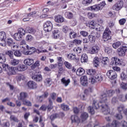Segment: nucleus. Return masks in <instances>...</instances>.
I'll return each instance as SVG.
<instances>
[{
    "instance_id": "f257e3e1",
    "label": "nucleus",
    "mask_w": 127,
    "mask_h": 127,
    "mask_svg": "<svg viewBox=\"0 0 127 127\" xmlns=\"http://www.w3.org/2000/svg\"><path fill=\"white\" fill-rule=\"evenodd\" d=\"M95 110H98V109H100L103 114V115H109L110 114V110L107 104H103L100 106V104L97 103L96 101H93L92 107L89 106L88 108V110L91 115H94L95 114Z\"/></svg>"
},
{
    "instance_id": "f03ea898",
    "label": "nucleus",
    "mask_w": 127,
    "mask_h": 127,
    "mask_svg": "<svg viewBox=\"0 0 127 127\" xmlns=\"http://www.w3.org/2000/svg\"><path fill=\"white\" fill-rule=\"evenodd\" d=\"M105 5H106V2L103 1L98 4H96L87 7V10H91V11H99V10L103 9Z\"/></svg>"
},
{
    "instance_id": "7ed1b4c3",
    "label": "nucleus",
    "mask_w": 127,
    "mask_h": 127,
    "mask_svg": "<svg viewBox=\"0 0 127 127\" xmlns=\"http://www.w3.org/2000/svg\"><path fill=\"white\" fill-rule=\"evenodd\" d=\"M25 35V30L22 28L18 29V32L15 33L13 35V38L17 41H20L22 39V36Z\"/></svg>"
},
{
    "instance_id": "20e7f679",
    "label": "nucleus",
    "mask_w": 127,
    "mask_h": 127,
    "mask_svg": "<svg viewBox=\"0 0 127 127\" xmlns=\"http://www.w3.org/2000/svg\"><path fill=\"white\" fill-rule=\"evenodd\" d=\"M63 31L64 33H68L69 31V36L70 39H72V38H76V37L77 36V33L74 32L73 30L69 28L67 26H64L63 27Z\"/></svg>"
},
{
    "instance_id": "39448f33",
    "label": "nucleus",
    "mask_w": 127,
    "mask_h": 127,
    "mask_svg": "<svg viewBox=\"0 0 127 127\" xmlns=\"http://www.w3.org/2000/svg\"><path fill=\"white\" fill-rule=\"evenodd\" d=\"M103 38L104 41L112 39V32L109 28H106L103 33Z\"/></svg>"
},
{
    "instance_id": "423d86ee",
    "label": "nucleus",
    "mask_w": 127,
    "mask_h": 127,
    "mask_svg": "<svg viewBox=\"0 0 127 127\" xmlns=\"http://www.w3.org/2000/svg\"><path fill=\"white\" fill-rule=\"evenodd\" d=\"M31 78L32 80L35 81L36 82H42V80L43 79V77H42V75H41L39 72L32 73Z\"/></svg>"
},
{
    "instance_id": "0eeeda50",
    "label": "nucleus",
    "mask_w": 127,
    "mask_h": 127,
    "mask_svg": "<svg viewBox=\"0 0 127 127\" xmlns=\"http://www.w3.org/2000/svg\"><path fill=\"white\" fill-rule=\"evenodd\" d=\"M6 34L5 32H0V45L1 46H5L6 44Z\"/></svg>"
},
{
    "instance_id": "6e6552de",
    "label": "nucleus",
    "mask_w": 127,
    "mask_h": 127,
    "mask_svg": "<svg viewBox=\"0 0 127 127\" xmlns=\"http://www.w3.org/2000/svg\"><path fill=\"white\" fill-rule=\"evenodd\" d=\"M44 30H45L46 32H49L52 30L53 28V24H52V22L50 21H47L44 23Z\"/></svg>"
},
{
    "instance_id": "1a4fd4ad",
    "label": "nucleus",
    "mask_w": 127,
    "mask_h": 127,
    "mask_svg": "<svg viewBox=\"0 0 127 127\" xmlns=\"http://www.w3.org/2000/svg\"><path fill=\"white\" fill-rule=\"evenodd\" d=\"M127 51V47L126 46H123L118 49L117 52L119 56L124 57V56H126V53Z\"/></svg>"
},
{
    "instance_id": "9d476101",
    "label": "nucleus",
    "mask_w": 127,
    "mask_h": 127,
    "mask_svg": "<svg viewBox=\"0 0 127 127\" xmlns=\"http://www.w3.org/2000/svg\"><path fill=\"white\" fill-rule=\"evenodd\" d=\"M110 65H112V66H120V65H122V62L121 60L117 57L112 58Z\"/></svg>"
},
{
    "instance_id": "9b49d317",
    "label": "nucleus",
    "mask_w": 127,
    "mask_h": 127,
    "mask_svg": "<svg viewBox=\"0 0 127 127\" xmlns=\"http://www.w3.org/2000/svg\"><path fill=\"white\" fill-rule=\"evenodd\" d=\"M107 76L110 79V80H115L117 79L118 75L115 70H109L107 73Z\"/></svg>"
},
{
    "instance_id": "f8f14e48",
    "label": "nucleus",
    "mask_w": 127,
    "mask_h": 127,
    "mask_svg": "<svg viewBox=\"0 0 127 127\" xmlns=\"http://www.w3.org/2000/svg\"><path fill=\"white\" fill-rule=\"evenodd\" d=\"M123 6H124V1L122 0H120L118 1L114 6L113 9H115V10H120L123 8Z\"/></svg>"
},
{
    "instance_id": "ddd939ff",
    "label": "nucleus",
    "mask_w": 127,
    "mask_h": 127,
    "mask_svg": "<svg viewBox=\"0 0 127 127\" xmlns=\"http://www.w3.org/2000/svg\"><path fill=\"white\" fill-rule=\"evenodd\" d=\"M6 44L8 46H9L11 48H17V46L16 45V43L15 42L13 41V40L11 38H8L6 40Z\"/></svg>"
},
{
    "instance_id": "4468645a",
    "label": "nucleus",
    "mask_w": 127,
    "mask_h": 127,
    "mask_svg": "<svg viewBox=\"0 0 127 127\" xmlns=\"http://www.w3.org/2000/svg\"><path fill=\"white\" fill-rule=\"evenodd\" d=\"M27 86L28 89H36V88H37V84H36V82L31 80L27 82Z\"/></svg>"
},
{
    "instance_id": "2eb2a0df",
    "label": "nucleus",
    "mask_w": 127,
    "mask_h": 127,
    "mask_svg": "<svg viewBox=\"0 0 127 127\" xmlns=\"http://www.w3.org/2000/svg\"><path fill=\"white\" fill-rule=\"evenodd\" d=\"M42 47H40V49H37V50H36V49H35V48L32 47V48H30V50H31V51H32V53H34V52H36L38 54H39V53H45L47 52V50H42Z\"/></svg>"
},
{
    "instance_id": "dca6fc26",
    "label": "nucleus",
    "mask_w": 127,
    "mask_h": 127,
    "mask_svg": "<svg viewBox=\"0 0 127 127\" xmlns=\"http://www.w3.org/2000/svg\"><path fill=\"white\" fill-rule=\"evenodd\" d=\"M2 67L3 71L6 72H12V71H13V67L9 66L7 64H3L2 65Z\"/></svg>"
},
{
    "instance_id": "f3484780",
    "label": "nucleus",
    "mask_w": 127,
    "mask_h": 127,
    "mask_svg": "<svg viewBox=\"0 0 127 127\" xmlns=\"http://www.w3.org/2000/svg\"><path fill=\"white\" fill-rule=\"evenodd\" d=\"M27 96H28L27 93L25 92H21L19 94V96L18 97V100H19V101H21L22 102H23V101L26 100Z\"/></svg>"
},
{
    "instance_id": "a211bd4d",
    "label": "nucleus",
    "mask_w": 127,
    "mask_h": 127,
    "mask_svg": "<svg viewBox=\"0 0 127 127\" xmlns=\"http://www.w3.org/2000/svg\"><path fill=\"white\" fill-rule=\"evenodd\" d=\"M80 83L82 86H88V77L84 75L80 77Z\"/></svg>"
},
{
    "instance_id": "6ab92c4d",
    "label": "nucleus",
    "mask_w": 127,
    "mask_h": 127,
    "mask_svg": "<svg viewBox=\"0 0 127 127\" xmlns=\"http://www.w3.org/2000/svg\"><path fill=\"white\" fill-rule=\"evenodd\" d=\"M100 51V47L95 45L92 47L91 49L89 51L90 54H96Z\"/></svg>"
},
{
    "instance_id": "aec40b11",
    "label": "nucleus",
    "mask_w": 127,
    "mask_h": 127,
    "mask_svg": "<svg viewBox=\"0 0 127 127\" xmlns=\"http://www.w3.org/2000/svg\"><path fill=\"white\" fill-rule=\"evenodd\" d=\"M71 123H74L75 124H80V118L77 116V115H72L71 116Z\"/></svg>"
},
{
    "instance_id": "412c9836",
    "label": "nucleus",
    "mask_w": 127,
    "mask_h": 127,
    "mask_svg": "<svg viewBox=\"0 0 127 127\" xmlns=\"http://www.w3.org/2000/svg\"><path fill=\"white\" fill-rule=\"evenodd\" d=\"M33 63H34V60L32 59H26L24 61V64L26 66H31Z\"/></svg>"
},
{
    "instance_id": "4be33fe9",
    "label": "nucleus",
    "mask_w": 127,
    "mask_h": 127,
    "mask_svg": "<svg viewBox=\"0 0 127 127\" xmlns=\"http://www.w3.org/2000/svg\"><path fill=\"white\" fill-rule=\"evenodd\" d=\"M108 94L106 93H103L100 96V99L101 101H100V103L102 104V103H106L107 101H108Z\"/></svg>"
},
{
    "instance_id": "5701e85b",
    "label": "nucleus",
    "mask_w": 127,
    "mask_h": 127,
    "mask_svg": "<svg viewBox=\"0 0 127 127\" xmlns=\"http://www.w3.org/2000/svg\"><path fill=\"white\" fill-rule=\"evenodd\" d=\"M88 118H89V115L88 113L86 112L82 113L80 115V121L83 123V122L86 121Z\"/></svg>"
},
{
    "instance_id": "b1692460",
    "label": "nucleus",
    "mask_w": 127,
    "mask_h": 127,
    "mask_svg": "<svg viewBox=\"0 0 127 127\" xmlns=\"http://www.w3.org/2000/svg\"><path fill=\"white\" fill-rule=\"evenodd\" d=\"M64 17L62 16H55V20L56 22H58L59 23H61L64 22Z\"/></svg>"
},
{
    "instance_id": "393cba45",
    "label": "nucleus",
    "mask_w": 127,
    "mask_h": 127,
    "mask_svg": "<svg viewBox=\"0 0 127 127\" xmlns=\"http://www.w3.org/2000/svg\"><path fill=\"white\" fill-rule=\"evenodd\" d=\"M53 37L54 39H58L60 37L59 30L58 29H56L53 31Z\"/></svg>"
},
{
    "instance_id": "a878e982",
    "label": "nucleus",
    "mask_w": 127,
    "mask_h": 127,
    "mask_svg": "<svg viewBox=\"0 0 127 127\" xmlns=\"http://www.w3.org/2000/svg\"><path fill=\"white\" fill-rule=\"evenodd\" d=\"M48 100L49 104L47 107V109L48 110V112H50V111L53 109V102H52V100L51 98H49Z\"/></svg>"
},
{
    "instance_id": "bb28decb",
    "label": "nucleus",
    "mask_w": 127,
    "mask_h": 127,
    "mask_svg": "<svg viewBox=\"0 0 127 127\" xmlns=\"http://www.w3.org/2000/svg\"><path fill=\"white\" fill-rule=\"evenodd\" d=\"M86 72L88 75L91 76V77H94V76H95L97 74L96 70L93 69H87Z\"/></svg>"
},
{
    "instance_id": "cd10ccee",
    "label": "nucleus",
    "mask_w": 127,
    "mask_h": 127,
    "mask_svg": "<svg viewBox=\"0 0 127 127\" xmlns=\"http://www.w3.org/2000/svg\"><path fill=\"white\" fill-rule=\"evenodd\" d=\"M85 74V69L82 67L78 68L76 70V75L77 76H82Z\"/></svg>"
},
{
    "instance_id": "c85d7f7f",
    "label": "nucleus",
    "mask_w": 127,
    "mask_h": 127,
    "mask_svg": "<svg viewBox=\"0 0 127 127\" xmlns=\"http://www.w3.org/2000/svg\"><path fill=\"white\" fill-rule=\"evenodd\" d=\"M27 69V66L23 64H20L17 67V69L19 71H25Z\"/></svg>"
},
{
    "instance_id": "c756f323",
    "label": "nucleus",
    "mask_w": 127,
    "mask_h": 127,
    "mask_svg": "<svg viewBox=\"0 0 127 127\" xmlns=\"http://www.w3.org/2000/svg\"><path fill=\"white\" fill-rule=\"evenodd\" d=\"M10 64L12 66H16L19 64V60L12 59L10 61Z\"/></svg>"
},
{
    "instance_id": "7c9ffc66",
    "label": "nucleus",
    "mask_w": 127,
    "mask_h": 127,
    "mask_svg": "<svg viewBox=\"0 0 127 127\" xmlns=\"http://www.w3.org/2000/svg\"><path fill=\"white\" fill-rule=\"evenodd\" d=\"M61 82L62 84H63V85L65 86V87H67V86H68V85L70 84V79H67V80H66L65 79V77H64L61 79Z\"/></svg>"
},
{
    "instance_id": "2f4dec72",
    "label": "nucleus",
    "mask_w": 127,
    "mask_h": 127,
    "mask_svg": "<svg viewBox=\"0 0 127 127\" xmlns=\"http://www.w3.org/2000/svg\"><path fill=\"white\" fill-rule=\"evenodd\" d=\"M26 32L27 33H32V34H34L35 33V29L32 27H27L25 29Z\"/></svg>"
},
{
    "instance_id": "473e14b6",
    "label": "nucleus",
    "mask_w": 127,
    "mask_h": 127,
    "mask_svg": "<svg viewBox=\"0 0 127 127\" xmlns=\"http://www.w3.org/2000/svg\"><path fill=\"white\" fill-rule=\"evenodd\" d=\"M80 61L82 63H86L88 61V56L86 54H83L81 56Z\"/></svg>"
},
{
    "instance_id": "72a5a7b5",
    "label": "nucleus",
    "mask_w": 127,
    "mask_h": 127,
    "mask_svg": "<svg viewBox=\"0 0 127 127\" xmlns=\"http://www.w3.org/2000/svg\"><path fill=\"white\" fill-rule=\"evenodd\" d=\"M100 60H101V63L104 65H107L109 63V58L108 57H101Z\"/></svg>"
},
{
    "instance_id": "f704fd0d",
    "label": "nucleus",
    "mask_w": 127,
    "mask_h": 127,
    "mask_svg": "<svg viewBox=\"0 0 127 127\" xmlns=\"http://www.w3.org/2000/svg\"><path fill=\"white\" fill-rule=\"evenodd\" d=\"M94 78H95L97 82H102L103 81V76L100 74H95L94 76Z\"/></svg>"
},
{
    "instance_id": "c9c22d12",
    "label": "nucleus",
    "mask_w": 127,
    "mask_h": 127,
    "mask_svg": "<svg viewBox=\"0 0 127 127\" xmlns=\"http://www.w3.org/2000/svg\"><path fill=\"white\" fill-rule=\"evenodd\" d=\"M64 15L66 18L68 19H72L73 18V13L69 11L65 12Z\"/></svg>"
},
{
    "instance_id": "e433bc0d",
    "label": "nucleus",
    "mask_w": 127,
    "mask_h": 127,
    "mask_svg": "<svg viewBox=\"0 0 127 127\" xmlns=\"http://www.w3.org/2000/svg\"><path fill=\"white\" fill-rule=\"evenodd\" d=\"M6 59H5V56L3 54H0V64H3L5 62Z\"/></svg>"
},
{
    "instance_id": "4c0bfd02",
    "label": "nucleus",
    "mask_w": 127,
    "mask_h": 127,
    "mask_svg": "<svg viewBox=\"0 0 127 127\" xmlns=\"http://www.w3.org/2000/svg\"><path fill=\"white\" fill-rule=\"evenodd\" d=\"M93 64L95 67H98V66H99V64H100V59L96 57L93 61Z\"/></svg>"
},
{
    "instance_id": "58836bf2",
    "label": "nucleus",
    "mask_w": 127,
    "mask_h": 127,
    "mask_svg": "<svg viewBox=\"0 0 127 127\" xmlns=\"http://www.w3.org/2000/svg\"><path fill=\"white\" fill-rule=\"evenodd\" d=\"M88 38L90 41V42H91L92 43H94L95 41H96V38H95V36H93L91 33L90 35H88Z\"/></svg>"
},
{
    "instance_id": "ea45409f",
    "label": "nucleus",
    "mask_w": 127,
    "mask_h": 127,
    "mask_svg": "<svg viewBox=\"0 0 127 127\" xmlns=\"http://www.w3.org/2000/svg\"><path fill=\"white\" fill-rule=\"evenodd\" d=\"M5 54H6V55L8 56V57L9 58H10L11 59H13V51H11L10 50L7 51L6 52H5Z\"/></svg>"
},
{
    "instance_id": "a19ab883",
    "label": "nucleus",
    "mask_w": 127,
    "mask_h": 127,
    "mask_svg": "<svg viewBox=\"0 0 127 127\" xmlns=\"http://www.w3.org/2000/svg\"><path fill=\"white\" fill-rule=\"evenodd\" d=\"M91 33L93 36H94V38L96 39H99V38H100V37L101 36V34L98 32L93 31L91 32Z\"/></svg>"
},
{
    "instance_id": "79ce46f5",
    "label": "nucleus",
    "mask_w": 127,
    "mask_h": 127,
    "mask_svg": "<svg viewBox=\"0 0 127 127\" xmlns=\"http://www.w3.org/2000/svg\"><path fill=\"white\" fill-rule=\"evenodd\" d=\"M22 102V104L24 105V106H27V107H31L32 106V104L31 103V102L29 101V100H25Z\"/></svg>"
},
{
    "instance_id": "37998d69",
    "label": "nucleus",
    "mask_w": 127,
    "mask_h": 127,
    "mask_svg": "<svg viewBox=\"0 0 127 127\" xmlns=\"http://www.w3.org/2000/svg\"><path fill=\"white\" fill-rule=\"evenodd\" d=\"M122 45V43L120 41L115 42L113 44L112 46L114 49H117L119 48Z\"/></svg>"
},
{
    "instance_id": "c03bdc74",
    "label": "nucleus",
    "mask_w": 127,
    "mask_h": 127,
    "mask_svg": "<svg viewBox=\"0 0 127 127\" xmlns=\"http://www.w3.org/2000/svg\"><path fill=\"white\" fill-rule=\"evenodd\" d=\"M40 66V62L37 61L33 64L31 66V69H35L36 67Z\"/></svg>"
},
{
    "instance_id": "a18cd8bd",
    "label": "nucleus",
    "mask_w": 127,
    "mask_h": 127,
    "mask_svg": "<svg viewBox=\"0 0 127 127\" xmlns=\"http://www.w3.org/2000/svg\"><path fill=\"white\" fill-rule=\"evenodd\" d=\"M57 118H59V114L57 113L52 114L50 116V119L51 121H54L55 119H57Z\"/></svg>"
},
{
    "instance_id": "49530a36",
    "label": "nucleus",
    "mask_w": 127,
    "mask_h": 127,
    "mask_svg": "<svg viewBox=\"0 0 127 127\" xmlns=\"http://www.w3.org/2000/svg\"><path fill=\"white\" fill-rule=\"evenodd\" d=\"M64 64L66 68L67 69H72V64H71L70 63L65 61L64 62Z\"/></svg>"
},
{
    "instance_id": "de8ad7c7",
    "label": "nucleus",
    "mask_w": 127,
    "mask_h": 127,
    "mask_svg": "<svg viewBox=\"0 0 127 127\" xmlns=\"http://www.w3.org/2000/svg\"><path fill=\"white\" fill-rule=\"evenodd\" d=\"M61 108L63 111H69L70 110L69 106L65 105V104H61Z\"/></svg>"
},
{
    "instance_id": "09e8293b",
    "label": "nucleus",
    "mask_w": 127,
    "mask_h": 127,
    "mask_svg": "<svg viewBox=\"0 0 127 127\" xmlns=\"http://www.w3.org/2000/svg\"><path fill=\"white\" fill-rule=\"evenodd\" d=\"M10 121H13V122H15V123H18V122H19L17 118H16V117H15L14 115L10 116Z\"/></svg>"
},
{
    "instance_id": "8fccbe9b",
    "label": "nucleus",
    "mask_w": 127,
    "mask_h": 127,
    "mask_svg": "<svg viewBox=\"0 0 127 127\" xmlns=\"http://www.w3.org/2000/svg\"><path fill=\"white\" fill-rule=\"evenodd\" d=\"M89 81L90 83H91V84H95V83L97 82V80L96 79L95 76H91L89 78Z\"/></svg>"
},
{
    "instance_id": "3c124183",
    "label": "nucleus",
    "mask_w": 127,
    "mask_h": 127,
    "mask_svg": "<svg viewBox=\"0 0 127 127\" xmlns=\"http://www.w3.org/2000/svg\"><path fill=\"white\" fill-rule=\"evenodd\" d=\"M33 40V37L31 36V35H28L26 36V41H27V42H31Z\"/></svg>"
},
{
    "instance_id": "603ef678",
    "label": "nucleus",
    "mask_w": 127,
    "mask_h": 127,
    "mask_svg": "<svg viewBox=\"0 0 127 127\" xmlns=\"http://www.w3.org/2000/svg\"><path fill=\"white\" fill-rule=\"evenodd\" d=\"M67 58L70 59V60H77V58H76V56L75 55L71 54V55H67Z\"/></svg>"
},
{
    "instance_id": "864d4df0",
    "label": "nucleus",
    "mask_w": 127,
    "mask_h": 127,
    "mask_svg": "<svg viewBox=\"0 0 127 127\" xmlns=\"http://www.w3.org/2000/svg\"><path fill=\"white\" fill-rule=\"evenodd\" d=\"M80 34L83 36V37H87V36L89 35V33L86 31H81L80 32Z\"/></svg>"
},
{
    "instance_id": "5fc2aeb1",
    "label": "nucleus",
    "mask_w": 127,
    "mask_h": 127,
    "mask_svg": "<svg viewBox=\"0 0 127 127\" xmlns=\"http://www.w3.org/2000/svg\"><path fill=\"white\" fill-rule=\"evenodd\" d=\"M93 1V0H83L82 1L83 4L84 5H89L90 3H91Z\"/></svg>"
},
{
    "instance_id": "6e6d98bb",
    "label": "nucleus",
    "mask_w": 127,
    "mask_h": 127,
    "mask_svg": "<svg viewBox=\"0 0 127 127\" xmlns=\"http://www.w3.org/2000/svg\"><path fill=\"white\" fill-rule=\"evenodd\" d=\"M112 126L114 127H120V123L118 121L114 120L112 123Z\"/></svg>"
},
{
    "instance_id": "4d7b16f0",
    "label": "nucleus",
    "mask_w": 127,
    "mask_h": 127,
    "mask_svg": "<svg viewBox=\"0 0 127 127\" xmlns=\"http://www.w3.org/2000/svg\"><path fill=\"white\" fill-rule=\"evenodd\" d=\"M114 94H115V91L111 89L107 91V95L108 97H112L113 95H114Z\"/></svg>"
},
{
    "instance_id": "13d9d810",
    "label": "nucleus",
    "mask_w": 127,
    "mask_h": 127,
    "mask_svg": "<svg viewBox=\"0 0 127 127\" xmlns=\"http://www.w3.org/2000/svg\"><path fill=\"white\" fill-rule=\"evenodd\" d=\"M26 45V43L25 42V40H22L20 43V47L23 49L25 48V46Z\"/></svg>"
},
{
    "instance_id": "bf43d9fd",
    "label": "nucleus",
    "mask_w": 127,
    "mask_h": 127,
    "mask_svg": "<svg viewBox=\"0 0 127 127\" xmlns=\"http://www.w3.org/2000/svg\"><path fill=\"white\" fill-rule=\"evenodd\" d=\"M27 16H32V17H36L37 16V14L36 13V11H34L29 14H28Z\"/></svg>"
},
{
    "instance_id": "052dcab7",
    "label": "nucleus",
    "mask_w": 127,
    "mask_h": 127,
    "mask_svg": "<svg viewBox=\"0 0 127 127\" xmlns=\"http://www.w3.org/2000/svg\"><path fill=\"white\" fill-rule=\"evenodd\" d=\"M115 117L117 119V120H122L123 119V115L122 113H119L116 114Z\"/></svg>"
},
{
    "instance_id": "680f3d73",
    "label": "nucleus",
    "mask_w": 127,
    "mask_h": 127,
    "mask_svg": "<svg viewBox=\"0 0 127 127\" xmlns=\"http://www.w3.org/2000/svg\"><path fill=\"white\" fill-rule=\"evenodd\" d=\"M51 78H46L45 79L44 83L46 84V85H51Z\"/></svg>"
},
{
    "instance_id": "e2e57ef3",
    "label": "nucleus",
    "mask_w": 127,
    "mask_h": 127,
    "mask_svg": "<svg viewBox=\"0 0 127 127\" xmlns=\"http://www.w3.org/2000/svg\"><path fill=\"white\" fill-rule=\"evenodd\" d=\"M121 88L123 89V90H127V83L122 82L121 85Z\"/></svg>"
},
{
    "instance_id": "0e129e2a",
    "label": "nucleus",
    "mask_w": 127,
    "mask_h": 127,
    "mask_svg": "<svg viewBox=\"0 0 127 127\" xmlns=\"http://www.w3.org/2000/svg\"><path fill=\"white\" fill-rule=\"evenodd\" d=\"M14 55L16 57H20L21 56V53H20V51L17 50L14 52Z\"/></svg>"
},
{
    "instance_id": "69168bd1",
    "label": "nucleus",
    "mask_w": 127,
    "mask_h": 127,
    "mask_svg": "<svg viewBox=\"0 0 127 127\" xmlns=\"http://www.w3.org/2000/svg\"><path fill=\"white\" fill-rule=\"evenodd\" d=\"M105 51L106 53H107V54H110V53H112V52L113 51L112 48L110 47H107L105 48Z\"/></svg>"
},
{
    "instance_id": "338daca9",
    "label": "nucleus",
    "mask_w": 127,
    "mask_h": 127,
    "mask_svg": "<svg viewBox=\"0 0 127 127\" xmlns=\"http://www.w3.org/2000/svg\"><path fill=\"white\" fill-rule=\"evenodd\" d=\"M127 78V76L126 75V73L125 72H123L121 74V79L123 80H126Z\"/></svg>"
},
{
    "instance_id": "774afa93",
    "label": "nucleus",
    "mask_w": 127,
    "mask_h": 127,
    "mask_svg": "<svg viewBox=\"0 0 127 127\" xmlns=\"http://www.w3.org/2000/svg\"><path fill=\"white\" fill-rule=\"evenodd\" d=\"M56 95L57 94L55 92L52 93L50 94V97L53 101H55V100H56Z\"/></svg>"
}]
</instances>
